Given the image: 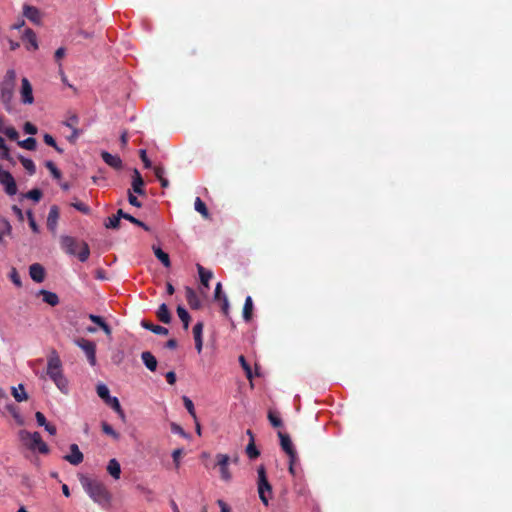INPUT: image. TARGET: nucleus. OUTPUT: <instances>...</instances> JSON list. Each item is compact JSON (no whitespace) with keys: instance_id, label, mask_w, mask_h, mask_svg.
Returning <instances> with one entry per match:
<instances>
[{"instance_id":"4468645a","label":"nucleus","mask_w":512,"mask_h":512,"mask_svg":"<svg viewBox=\"0 0 512 512\" xmlns=\"http://www.w3.org/2000/svg\"><path fill=\"white\" fill-rule=\"evenodd\" d=\"M101 157L103 161L113 169L120 170L122 168L123 163L118 155H113L109 152L103 151L101 153Z\"/></svg>"},{"instance_id":"9b49d317","label":"nucleus","mask_w":512,"mask_h":512,"mask_svg":"<svg viewBox=\"0 0 512 512\" xmlns=\"http://www.w3.org/2000/svg\"><path fill=\"white\" fill-rule=\"evenodd\" d=\"M60 216V210L57 205H52L50 207L48 217H47V228L52 232L55 233L58 225V220Z\"/></svg>"},{"instance_id":"7c9ffc66","label":"nucleus","mask_w":512,"mask_h":512,"mask_svg":"<svg viewBox=\"0 0 512 512\" xmlns=\"http://www.w3.org/2000/svg\"><path fill=\"white\" fill-rule=\"evenodd\" d=\"M177 315L180 318V320L183 322L184 329L187 330L189 327L190 319H191L189 313L183 306L179 305L177 307Z\"/></svg>"},{"instance_id":"ea45409f","label":"nucleus","mask_w":512,"mask_h":512,"mask_svg":"<svg viewBox=\"0 0 512 512\" xmlns=\"http://www.w3.org/2000/svg\"><path fill=\"white\" fill-rule=\"evenodd\" d=\"M183 403H184V406L185 408L187 409L188 413L192 416V418L194 420H196V412H195V408H194V404L192 402V400L187 397V396H183Z\"/></svg>"},{"instance_id":"052dcab7","label":"nucleus","mask_w":512,"mask_h":512,"mask_svg":"<svg viewBox=\"0 0 512 512\" xmlns=\"http://www.w3.org/2000/svg\"><path fill=\"white\" fill-rule=\"evenodd\" d=\"M1 225H2V234H10L12 227H11L9 221H7L6 219H2Z\"/></svg>"},{"instance_id":"bf43d9fd","label":"nucleus","mask_w":512,"mask_h":512,"mask_svg":"<svg viewBox=\"0 0 512 512\" xmlns=\"http://www.w3.org/2000/svg\"><path fill=\"white\" fill-rule=\"evenodd\" d=\"M35 418H36V421H37V424L39 426H44L46 425L47 423V420H46V417L44 416V414L42 412H36L35 413Z\"/></svg>"},{"instance_id":"a18cd8bd","label":"nucleus","mask_w":512,"mask_h":512,"mask_svg":"<svg viewBox=\"0 0 512 512\" xmlns=\"http://www.w3.org/2000/svg\"><path fill=\"white\" fill-rule=\"evenodd\" d=\"M1 132H3L10 140H17L19 137V134L14 127L2 128Z\"/></svg>"},{"instance_id":"7ed1b4c3","label":"nucleus","mask_w":512,"mask_h":512,"mask_svg":"<svg viewBox=\"0 0 512 512\" xmlns=\"http://www.w3.org/2000/svg\"><path fill=\"white\" fill-rule=\"evenodd\" d=\"M61 248L70 255L77 256L81 262H85L90 255V249L87 243L79 242L72 236H61Z\"/></svg>"},{"instance_id":"f257e3e1","label":"nucleus","mask_w":512,"mask_h":512,"mask_svg":"<svg viewBox=\"0 0 512 512\" xmlns=\"http://www.w3.org/2000/svg\"><path fill=\"white\" fill-rule=\"evenodd\" d=\"M79 481L85 492L95 503L102 507L109 505L111 495L106 486L101 481L90 478L86 475H80Z\"/></svg>"},{"instance_id":"603ef678","label":"nucleus","mask_w":512,"mask_h":512,"mask_svg":"<svg viewBox=\"0 0 512 512\" xmlns=\"http://www.w3.org/2000/svg\"><path fill=\"white\" fill-rule=\"evenodd\" d=\"M139 156H140V158H141V160H142V162H143V164H144V167H145V168H147V169H148V168H151V167H152V163H151V161L149 160V158L147 157L146 150L141 149V150L139 151Z\"/></svg>"},{"instance_id":"e2e57ef3","label":"nucleus","mask_w":512,"mask_h":512,"mask_svg":"<svg viewBox=\"0 0 512 512\" xmlns=\"http://www.w3.org/2000/svg\"><path fill=\"white\" fill-rule=\"evenodd\" d=\"M223 295L224 294L222 293V284L221 282H218L215 287L214 298L215 300H222Z\"/></svg>"},{"instance_id":"6e6d98bb","label":"nucleus","mask_w":512,"mask_h":512,"mask_svg":"<svg viewBox=\"0 0 512 512\" xmlns=\"http://www.w3.org/2000/svg\"><path fill=\"white\" fill-rule=\"evenodd\" d=\"M183 454L182 449H175L172 453L173 462L175 463V466L178 468L180 465V458Z\"/></svg>"},{"instance_id":"20e7f679","label":"nucleus","mask_w":512,"mask_h":512,"mask_svg":"<svg viewBox=\"0 0 512 512\" xmlns=\"http://www.w3.org/2000/svg\"><path fill=\"white\" fill-rule=\"evenodd\" d=\"M16 84V72L12 69L8 70L0 83V100L7 111L12 110V100Z\"/></svg>"},{"instance_id":"423d86ee","label":"nucleus","mask_w":512,"mask_h":512,"mask_svg":"<svg viewBox=\"0 0 512 512\" xmlns=\"http://www.w3.org/2000/svg\"><path fill=\"white\" fill-rule=\"evenodd\" d=\"M257 473L259 498L262 501V503L267 506L269 503V498L271 497L272 494V486L267 479L266 469L263 465L258 467Z\"/></svg>"},{"instance_id":"338daca9","label":"nucleus","mask_w":512,"mask_h":512,"mask_svg":"<svg viewBox=\"0 0 512 512\" xmlns=\"http://www.w3.org/2000/svg\"><path fill=\"white\" fill-rule=\"evenodd\" d=\"M165 377H166L167 382L170 385L175 384V382H176V374H175V372L169 371V372L166 373Z\"/></svg>"},{"instance_id":"412c9836","label":"nucleus","mask_w":512,"mask_h":512,"mask_svg":"<svg viewBox=\"0 0 512 512\" xmlns=\"http://www.w3.org/2000/svg\"><path fill=\"white\" fill-rule=\"evenodd\" d=\"M141 326L147 330H150L151 332H153L157 335H167L169 332L167 328L160 326V325H155L146 320L141 321Z\"/></svg>"},{"instance_id":"79ce46f5","label":"nucleus","mask_w":512,"mask_h":512,"mask_svg":"<svg viewBox=\"0 0 512 512\" xmlns=\"http://www.w3.org/2000/svg\"><path fill=\"white\" fill-rule=\"evenodd\" d=\"M96 391H97L98 396L101 399H103L104 401H106L107 399H109L111 397L108 387L104 384L98 385Z\"/></svg>"},{"instance_id":"dca6fc26","label":"nucleus","mask_w":512,"mask_h":512,"mask_svg":"<svg viewBox=\"0 0 512 512\" xmlns=\"http://www.w3.org/2000/svg\"><path fill=\"white\" fill-rule=\"evenodd\" d=\"M144 185L145 183L140 172L137 169H134L132 176V190L139 195H144Z\"/></svg>"},{"instance_id":"b1692460","label":"nucleus","mask_w":512,"mask_h":512,"mask_svg":"<svg viewBox=\"0 0 512 512\" xmlns=\"http://www.w3.org/2000/svg\"><path fill=\"white\" fill-rule=\"evenodd\" d=\"M118 215L120 217H122L123 219H126L128 220L129 222L141 227L142 229H144L145 231H150V227L147 226L144 222L138 220L137 218H135L134 216L124 212L122 209H119L118 210Z\"/></svg>"},{"instance_id":"ddd939ff","label":"nucleus","mask_w":512,"mask_h":512,"mask_svg":"<svg viewBox=\"0 0 512 512\" xmlns=\"http://www.w3.org/2000/svg\"><path fill=\"white\" fill-rule=\"evenodd\" d=\"M29 275L36 283H42L45 279V269L39 263H34L29 267Z\"/></svg>"},{"instance_id":"680f3d73","label":"nucleus","mask_w":512,"mask_h":512,"mask_svg":"<svg viewBox=\"0 0 512 512\" xmlns=\"http://www.w3.org/2000/svg\"><path fill=\"white\" fill-rule=\"evenodd\" d=\"M43 140H44V142H45L47 145H49V146H51V147H56V144H57V143H56V141H55V139L53 138V136H52V135H50V134H48V133L44 134V136H43Z\"/></svg>"},{"instance_id":"a878e982","label":"nucleus","mask_w":512,"mask_h":512,"mask_svg":"<svg viewBox=\"0 0 512 512\" xmlns=\"http://www.w3.org/2000/svg\"><path fill=\"white\" fill-rule=\"evenodd\" d=\"M105 403L110 406L122 420H125V413L120 405V402L117 397H110L105 401Z\"/></svg>"},{"instance_id":"393cba45","label":"nucleus","mask_w":512,"mask_h":512,"mask_svg":"<svg viewBox=\"0 0 512 512\" xmlns=\"http://www.w3.org/2000/svg\"><path fill=\"white\" fill-rule=\"evenodd\" d=\"M11 393L17 402L26 401L28 399V394L26 393L23 384H19L17 387H12Z\"/></svg>"},{"instance_id":"13d9d810","label":"nucleus","mask_w":512,"mask_h":512,"mask_svg":"<svg viewBox=\"0 0 512 512\" xmlns=\"http://www.w3.org/2000/svg\"><path fill=\"white\" fill-rule=\"evenodd\" d=\"M80 134H81V130H79L78 128H74V130H72V134L67 137V140L70 143L74 144V143H76Z\"/></svg>"},{"instance_id":"6ab92c4d","label":"nucleus","mask_w":512,"mask_h":512,"mask_svg":"<svg viewBox=\"0 0 512 512\" xmlns=\"http://www.w3.org/2000/svg\"><path fill=\"white\" fill-rule=\"evenodd\" d=\"M157 318L159 321H161L164 324H169L171 322V313L168 309V306L165 303H162L157 312H156Z\"/></svg>"},{"instance_id":"864d4df0","label":"nucleus","mask_w":512,"mask_h":512,"mask_svg":"<svg viewBox=\"0 0 512 512\" xmlns=\"http://www.w3.org/2000/svg\"><path fill=\"white\" fill-rule=\"evenodd\" d=\"M221 301V310H222V313L228 317L229 316V301H228V298L226 295H223L222 296V300Z\"/></svg>"},{"instance_id":"473e14b6","label":"nucleus","mask_w":512,"mask_h":512,"mask_svg":"<svg viewBox=\"0 0 512 512\" xmlns=\"http://www.w3.org/2000/svg\"><path fill=\"white\" fill-rule=\"evenodd\" d=\"M246 454L247 456L250 458V459H255L257 458L259 455H260V452L259 450L257 449L256 445H255V439L252 438L247 447H246Z\"/></svg>"},{"instance_id":"a211bd4d","label":"nucleus","mask_w":512,"mask_h":512,"mask_svg":"<svg viewBox=\"0 0 512 512\" xmlns=\"http://www.w3.org/2000/svg\"><path fill=\"white\" fill-rule=\"evenodd\" d=\"M197 270H198V273H199V277H200V282L201 284L209 289V281L212 279L213 277V273L212 271L210 270H206L202 265L200 264H197Z\"/></svg>"},{"instance_id":"cd10ccee","label":"nucleus","mask_w":512,"mask_h":512,"mask_svg":"<svg viewBox=\"0 0 512 512\" xmlns=\"http://www.w3.org/2000/svg\"><path fill=\"white\" fill-rule=\"evenodd\" d=\"M153 252L156 256V258L165 266V267H170L171 265V262H170V258H169V255L164 252L160 247H156V246H153Z\"/></svg>"},{"instance_id":"5fc2aeb1","label":"nucleus","mask_w":512,"mask_h":512,"mask_svg":"<svg viewBox=\"0 0 512 512\" xmlns=\"http://www.w3.org/2000/svg\"><path fill=\"white\" fill-rule=\"evenodd\" d=\"M25 133L35 135L38 131L37 127L31 122H26L23 126Z\"/></svg>"},{"instance_id":"f8f14e48","label":"nucleus","mask_w":512,"mask_h":512,"mask_svg":"<svg viewBox=\"0 0 512 512\" xmlns=\"http://www.w3.org/2000/svg\"><path fill=\"white\" fill-rule=\"evenodd\" d=\"M70 452V454L64 456V459L72 465H79L83 461L84 456L83 453L79 450L78 445L71 444Z\"/></svg>"},{"instance_id":"f03ea898","label":"nucleus","mask_w":512,"mask_h":512,"mask_svg":"<svg viewBox=\"0 0 512 512\" xmlns=\"http://www.w3.org/2000/svg\"><path fill=\"white\" fill-rule=\"evenodd\" d=\"M46 374L62 393L67 394L69 392L68 380L63 373L61 359L55 350L50 353L47 359Z\"/></svg>"},{"instance_id":"8fccbe9b","label":"nucleus","mask_w":512,"mask_h":512,"mask_svg":"<svg viewBox=\"0 0 512 512\" xmlns=\"http://www.w3.org/2000/svg\"><path fill=\"white\" fill-rule=\"evenodd\" d=\"M171 431L175 434H178V435L184 437V438L188 437V434L184 431V429L176 423L171 424Z\"/></svg>"},{"instance_id":"5701e85b","label":"nucleus","mask_w":512,"mask_h":512,"mask_svg":"<svg viewBox=\"0 0 512 512\" xmlns=\"http://www.w3.org/2000/svg\"><path fill=\"white\" fill-rule=\"evenodd\" d=\"M6 409L8 410V412L11 414V416L14 418L15 422L19 426H23L25 424V419L21 415L20 409L18 406L14 405V404H7Z\"/></svg>"},{"instance_id":"4be33fe9","label":"nucleus","mask_w":512,"mask_h":512,"mask_svg":"<svg viewBox=\"0 0 512 512\" xmlns=\"http://www.w3.org/2000/svg\"><path fill=\"white\" fill-rule=\"evenodd\" d=\"M39 295L43 297V301L50 306H56L59 304V297L56 293L41 289Z\"/></svg>"},{"instance_id":"2f4dec72","label":"nucleus","mask_w":512,"mask_h":512,"mask_svg":"<svg viewBox=\"0 0 512 512\" xmlns=\"http://www.w3.org/2000/svg\"><path fill=\"white\" fill-rule=\"evenodd\" d=\"M195 210L199 212L205 219L210 217L208 208L206 204L201 200V198L197 197L194 203Z\"/></svg>"},{"instance_id":"de8ad7c7","label":"nucleus","mask_w":512,"mask_h":512,"mask_svg":"<svg viewBox=\"0 0 512 512\" xmlns=\"http://www.w3.org/2000/svg\"><path fill=\"white\" fill-rule=\"evenodd\" d=\"M239 362H240L243 370L245 371L247 378L250 379L252 377L251 367L247 363V361L243 355L239 356Z\"/></svg>"},{"instance_id":"f704fd0d","label":"nucleus","mask_w":512,"mask_h":512,"mask_svg":"<svg viewBox=\"0 0 512 512\" xmlns=\"http://www.w3.org/2000/svg\"><path fill=\"white\" fill-rule=\"evenodd\" d=\"M18 145L21 147V148H24L26 150H29V151H34L36 149V146H37V141L35 138L33 137H28L27 139L25 140H22V141H19L18 142Z\"/></svg>"},{"instance_id":"39448f33","label":"nucleus","mask_w":512,"mask_h":512,"mask_svg":"<svg viewBox=\"0 0 512 512\" xmlns=\"http://www.w3.org/2000/svg\"><path fill=\"white\" fill-rule=\"evenodd\" d=\"M20 440L32 451H38L41 454L49 452L48 445L42 440L39 432H29L27 430L19 431Z\"/></svg>"},{"instance_id":"c9c22d12","label":"nucleus","mask_w":512,"mask_h":512,"mask_svg":"<svg viewBox=\"0 0 512 512\" xmlns=\"http://www.w3.org/2000/svg\"><path fill=\"white\" fill-rule=\"evenodd\" d=\"M121 218L122 217L118 215V212L115 215L108 217L107 222L105 223L106 228L118 229Z\"/></svg>"},{"instance_id":"49530a36","label":"nucleus","mask_w":512,"mask_h":512,"mask_svg":"<svg viewBox=\"0 0 512 512\" xmlns=\"http://www.w3.org/2000/svg\"><path fill=\"white\" fill-rule=\"evenodd\" d=\"M203 323L197 322L193 327V335L194 340H201L202 339V332H203Z\"/></svg>"},{"instance_id":"aec40b11","label":"nucleus","mask_w":512,"mask_h":512,"mask_svg":"<svg viewBox=\"0 0 512 512\" xmlns=\"http://www.w3.org/2000/svg\"><path fill=\"white\" fill-rule=\"evenodd\" d=\"M141 359H142L143 363L145 364V366L150 371H155L156 370V368H157V360H156L155 356L151 352H149V351L142 352Z\"/></svg>"},{"instance_id":"c85d7f7f","label":"nucleus","mask_w":512,"mask_h":512,"mask_svg":"<svg viewBox=\"0 0 512 512\" xmlns=\"http://www.w3.org/2000/svg\"><path fill=\"white\" fill-rule=\"evenodd\" d=\"M23 40L28 42L31 45L33 50L38 49L37 37H36L35 32L32 29L27 28L25 30L24 35H23Z\"/></svg>"},{"instance_id":"bb28decb","label":"nucleus","mask_w":512,"mask_h":512,"mask_svg":"<svg viewBox=\"0 0 512 512\" xmlns=\"http://www.w3.org/2000/svg\"><path fill=\"white\" fill-rule=\"evenodd\" d=\"M108 473L114 478L119 479L121 474V467L116 459H111L107 465Z\"/></svg>"},{"instance_id":"3c124183","label":"nucleus","mask_w":512,"mask_h":512,"mask_svg":"<svg viewBox=\"0 0 512 512\" xmlns=\"http://www.w3.org/2000/svg\"><path fill=\"white\" fill-rule=\"evenodd\" d=\"M229 463V456L226 454H218L217 455V464L220 468L227 467Z\"/></svg>"},{"instance_id":"a19ab883","label":"nucleus","mask_w":512,"mask_h":512,"mask_svg":"<svg viewBox=\"0 0 512 512\" xmlns=\"http://www.w3.org/2000/svg\"><path fill=\"white\" fill-rule=\"evenodd\" d=\"M71 206L85 215H89L91 213L90 207L81 201L73 202L71 203Z\"/></svg>"},{"instance_id":"2eb2a0df","label":"nucleus","mask_w":512,"mask_h":512,"mask_svg":"<svg viewBox=\"0 0 512 512\" xmlns=\"http://www.w3.org/2000/svg\"><path fill=\"white\" fill-rule=\"evenodd\" d=\"M185 296H186L187 303L191 309L198 310L201 308V305H202L201 301H200L198 295L196 294V292L194 291V289L187 286L185 288Z\"/></svg>"},{"instance_id":"f3484780","label":"nucleus","mask_w":512,"mask_h":512,"mask_svg":"<svg viewBox=\"0 0 512 512\" xmlns=\"http://www.w3.org/2000/svg\"><path fill=\"white\" fill-rule=\"evenodd\" d=\"M278 436L280 438V446L282 450L288 455L293 456V451L295 450L292 440L290 436L283 432H278Z\"/></svg>"},{"instance_id":"6e6552de","label":"nucleus","mask_w":512,"mask_h":512,"mask_svg":"<svg viewBox=\"0 0 512 512\" xmlns=\"http://www.w3.org/2000/svg\"><path fill=\"white\" fill-rule=\"evenodd\" d=\"M0 183L4 187L5 193L13 196L17 193V185L12 174L0 167Z\"/></svg>"},{"instance_id":"774afa93","label":"nucleus","mask_w":512,"mask_h":512,"mask_svg":"<svg viewBox=\"0 0 512 512\" xmlns=\"http://www.w3.org/2000/svg\"><path fill=\"white\" fill-rule=\"evenodd\" d=\"M66 50L63 47L58 48L55 51L54 57L56 61L61 60L65 56Z\"/></svg>"},{"instance_id":"4c0bfd02","label":"nucleus","mask_w":512,"mask_h":512,"mask_svg":"<svg viewBox=\"0 0 512 512\" xmlns=\"http://www.w3.org/2000/svg\"><path fill=\"white\" fill-rule=\"evenodd\" d=\"M268 419H269L271 425L275 428H280L283 425V422H282L281 418L278 416V414L271 410L268 412Z\"/></svg>"},{"instance_id":"58836bf2","label":"nucleus","mask_w":512,"mask_h":512,"mask_svg":"<svg viewBox=\"0 0 512 512\" xmlns=\"http://www.w3.org/2000/svg\"><path fill=\"white\" fill-rule=\"evenodd\" d=\"M45 166L56 180H59L62 177L61 171L52 161H46Z\"/></svg>"},{"instance_id":"72a5a7b5","label":"nucleus","mask_w":512,"mask_h":512,"mask_svg":"<svg viewBox=\"0 0 512 512\" xmlns=\"http://www.w3.org/2000/svg\"><path fill=\"white\" fill-rule=\"evenodd\" d=\"M21 164L23 165V167L25 168V170L28 172L29 175H34L35 172H36V166L34 164V162L31 160V159H28V158H25L23 156H21L19 158Z\"/></svg>"},{"instance_id":"1a4fd4ad","label":"nucleus","mask_w":512,"mask_h":512,"mask_svg":"<svg viewBox=\"0 0 512 512\" xmlns=\"http://www.w3.org/2000/svg\"><path fill=\"white\" fill-rule=\"evenodd\" d=\"M20 95L22 103L32 104L34 102L32 85L25 77L21 80Z\"/></svg>"},{"instance_id":"69168bd1","label":"nucleus","mask_w":512,"mask_h":512,"mask_svg":"<svg viewBox=\"0 0 512 512\" xmlns=\"http://www.w3.org/2000/svg\"><path fill=\"white\" fill-rule=\"evenodd\" d=\"M89 319L97 324L99 327L105 323L104 319L101 317V316H98V315H94V314H90L89 315Z\"/></svg>"},{"instance_id":"37998d69","label":"nucleus","mask_w":512,"mask_h":512,"mask_svg":"<svg viewBox=\"0 0 512 512\" xmlns=\"http://www.w3.org/2000/svg\"><path fill=\"white\" fill-rule=\"evenodd\" d=\"M43 196V193L40 189H32L30 190L29 192H27V194L25 195L26 198H29L35 202H38L40 201V199L42 198Z\"/></svg>"},{"instance_id":"c756f323","label":"nucleus","mask_w":512,"mask_h":512,"mask_svg":"<svg viewBox=\"0 0 512 512\" xmlns=\"http://www.w3.org/2000/svg\"><path fill=\"white\" fill-rule=\"evenodd\" d=\"M253 312V301L250 296H247L245 299L244 307H243V318L245 321H250L252 318Z\"/></svg>"},{"instance_id":"c03bdc74","label":"nucleus","mask_w":512,"mask_h":512,"mask_svg":"<svg viewBox=\"0 0 512 512\" xmlns=\"http://www.w3.org/2000/svg\"><path fill=\"white\" fill-rule=\"evenodd\" d=\"M9 278L13 282V284L16 285L17 287L22 286V281H21L20 275L16 268L13 267L11 269V271L9 273Z\"/></svg>"},{"instance_id":"9d476101","label":"nucleus","mask_w":512,"mask_h":512,"mask_svg":"<svg viewBox=\"0 0 512 512\" xmlns=\"http://www.w3.org/2000/svg\"><path fill=\"white\" fill-rule=\"evenodd\" d=\"M23 15L30 20L32 23L39 25L42 21V13L41 11L35 7L28 4L23 6Z\"/></svg>"},{"instance_id":"4d7b16f0","label":"nucleus","mask_w":512,"mask_h":512,"mask_svg":"<svg viewBox=\"0 0 512 512\" xmlns=\"http://www.w3.org/2000/svg\"><path fill=\"white\" fill-rule=\"evenodd\" d=\"M128 201L131 205L137 207V208H140L142 206L141 202L138 200V198L133 194L131 193L130 191L128 192Z\"/></svg>"},{"instance_id":"0e129e2a","label":"nucleus","mask_w":512,"mask_h":512,"mask_svg":"<svg viewBox=\"0 0 512 512\" xmlns=\"http://www.w3.org/2000/svg\"><path fill=\"white\" fill-rule=\"evenodd\" d=\"M221 478L225 481H229L231 479V473L227 467L220 468Z\"/></svg>"},{"instance_id":"0eeeda50","label":"nucleus","mask_w":512,"mask_h":512,"mask_svg":"<svg viewBox=\"0 0 512 512\" xmlns=\"http://www.w3.org/2000/svg\"><path fill=\"white\" fill-rule=\"evenodd\" d=\"M74 343L83 350L87 360L91 366H95L97 363L96 359V344L85 338H77Z\"/></svg>"},{"instance_id":"09e8293b","label":"nucleus","mask_w":512,"mask_h":512,"mask_svg":"<svg viewBox=\"0 0 512 512\" xmlns=\"http://www.w3.org/2000/svg\"><path fill=\"white\" fill-rule=\"evenodd\" d=\"M79 122V118L77 115H71L65 122L64 125L69 127L70 129L74 130V128H77Z\"/></svg>"},{"instance_id":"e433bc0d","label":"nucleus","mask_w":512,"mask_h":512,"mask_svg":"<svg viewBox=\"0 0 512 512\" xmlns=\"http://www.w3.org/2000/svg\"><path fill=\"white\" fill-rule=\"evenodd\" d=\"M101 427H102V431L105 434L111 436L115 440L119 439L120 434L118 432H116L110 424H108L107 422H102Z\"/></svg>"}]
</instances>
